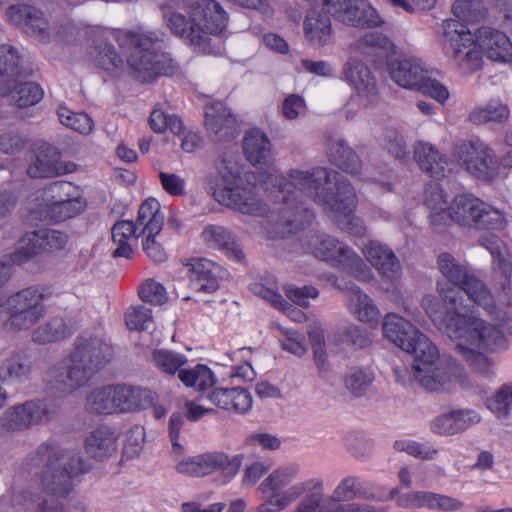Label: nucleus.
<instances>
[{
	"label": "nucleus",
	"mask_w": 512,
	"mask_h": 512,
	"mask_svg": "<svg viewBox=\"0 0 512 512\" xmlns=\"http://www.w3.org/2000/svg\"><path fill=\"white\" fill-rule=\"evenodd\" d=\"M204 116V126L214 141L229 142L239 135L237 120L223 103L206 104Z\"/></svg>",
	"instance_id": "a211bd4d"
},
{
	"label": "nucleus",
	"mask_w": 512,
	"mask_h": 512,
	"mask_svg": "<svg viewBox=\"0 0 512 512\" xmlns=\"http://www.w3.org/2000/svg\"><path fill=\"white\" fill-rule=\"evenodd\" d=\"M1 91L3 94L10 93L11 99L19 108L33 106L43 97V90L39 84L29 81L22 82V79L10 88H4Z\"/></svg>",
	"instance_id": "37998d69"
},
{
	"label": "nucleus",
	"mask_w": 512,
	"mask_h": 512,
	"mask_svg": "<svg viewBox=\"0 0 512 512\" xmlns=\"http://www.w3.org/2000/svg\"><path fill=\"white\" fill-rule=\"evenodd\" d=\"M365 490L359 479L349 476L344 478L331 495L333 503L351 501L357 497H365Z\"/></svg>",
	"instance_id": "5fc2aeb1"
},
{
	"label": "nucleus",
	"mask_w": 512,
	"mask_h": 512,
	"mask_svg": "<svg viewBox=\"0 0 512 512\" xmlns=\"http://www.w3.org/2000/svg\"><path fill=\"white\" fill-rule=\"evenodd\" d=\"M32 371L33 364L28 353L23 350L16 351L2 361L0 380L22 383L31 377Z\"/></svg>",
	"instance_id": "72a5a7b5"
},
{
	"label": "nucleus",
	"mask_w": 512,
	"mask_h": 512,
	"mask_svg": "<svg viewBox=\"0 0 512 512\" xmlns=\"http://www.w3.org/2000/svg\"><path fill=\"white\" fill-rule=\"evenodd\" d=\"M290 198L284 197V207L281 209L282 222L289 227V231H297L303 229L312 220L313 214L303 204H296L290 207Z\"/></svg>",
	"instance_id": "49530a36"
},
{
	"label": "nucleus",
	"mask_w": 512,
	"mask_h": 512,
	"mask_svg": "<svg viewBox=\"0 0 512 512\" xmlns=\"http://www.w3.org/2000/svg\"><path fill=\"white\" fill-rule=\"evenodd\" d=\"M129 52L127 64L132 76L141 82H152L159 76H171L176 64L161 51L163 33L143 28L107 32Z\"/></svg>",
	"instance_id": "f03ea898"
},
{
	"label": "nucleus",
	"mask_w": 512,
	"mask_h": 512,
	"mask_svg": "<svg viewBox=\"0 0 512 512\" xmlns=\"http://www.w3.org/2000/svg\"><path fill=\"white\" fill-rule=\"evenodd\" d=\"M423 339L414 356V380L428 392H450L462 374V367L451 356L440 355L437 347Z\"/></svg>",
	"instance_id": "39448f33"
},
{
	"label": "nucleus",
	"mask_w": 512,
	"mask_h": 512,
	"mask_svg": "<svg viewBox=\"0 0 512 512\" xmlns=\"http://www.w3.org/2000/svg\"><path fill=\"white\" fill-rule=\"evenodd\" d=\"M390 78L399 86L406 89H415L428 73L421 60L399 56L388 63Z\"/></svg>",
	"instance_id": "b1692460"
},
{
	"label": "nucleus",
	"mask_w": 512,
	"mask_h": 512,
	"mask_svg": "<svg viewBox=\"0 0 512 512\" xmlns=\"http://www.w3.org/2000/svg\"><path fill=\"white\" fill-rule=\"evenodd\" d=\"M335 286L348 294L354 314L359 321L368 323L378 319L379 311L377 307L374 305L371 298L357 285L352 282H347L344 279H337Z\"/></svg>",
	"instance_id": "c756f323"
},
{
	"label": "nucleus",
	"mask_w": 512,
	"mask_h": 512,
	"mask_svg": "<svg viewBox=\"0 0 512 512\" xmlns=\"http://www.w3.org/2000/svg\"><path fill=\"white\" fill-rule=\"evenodd\" d=\"M34 461H46L42 484L47 493L57 499L65 498L72 490L71 479L84 471L81 457L73 451H57L41 444Z\"/></svg>",
	"instance_id": "423d86ee"
},
{
	"label": "nucleus",
	"mask_w": 512,
	"mask_h": 512,
	"mask_svg": "<svg viewBox=\"0 0 512 512\" xmlns=\"http://www.w3.org/2000/svg\"><path fill=\"white\" fill-rule=\"evenodd\" d=\"M442 34L451 54L465 72L477 70L481 66V51L478 41L472 33L458 20L447 19L442 23Z\"/></svg>",
	"instance_id": "f8f14e48"
},
{
	"label": "nucleus",
	"mask_w": 512,
	"mask_h": 512,
	"mask_svg": "<svg viewBox=\"0 0 512 512\" xmlns=\"http://www.w3.org/2000/svg\"><path fill=\"white\" fill-rule=\"evenodd\" d=\"M313 255L332 265L346 268L357 260V254L346 244L329 235H319L310 242Z\"/></svg>",
	"instance_id": "412c9836"
},
{
	"label": "nucleus",
	"mask_w": 512,
	"mask_h": 512,
	"mask_svg": "<svg viewBox=\"0 0 512 512\" xmlns=\"http://www.w3.org/2000/svg\"><path fill=\"white\" fill-rule=\"evenodd\" d=\"M372 381V374L355 370L345 378V386L354 396H360L368 389Z\"/></svg>",
	"instance_id": "e2e57ef3"
},
{
	"label": "nucleus",
	"mask_w": 512,
	"mask_h": 512,
	"mask_svg": "<svg viewBox=\"0 0 512 512\" xmlns=\"http://www.w3.org/2000/svg\"><path fill=\"white\" fill-rule=\"evenodd\" d=\"M112 386L95 390L86 399V409L94 414H112L115 412Z\"/></svg>",
	"instance_id": "8fccbe9b"
},
{
	"label": "nucleus",
	"mask_w": 512,
	"mask_h": 512,
	"mask_svg": "<svg viewBox=\"0 0 512 512\" xmlns=\"http://www.w3.org/2000/svg\"><path fill=\"white\" fill-rule=\"evenodd\" d=\"M477 41L481 51L489 59L500 62L512 59V43L503 32L482 27L477 30Z\"/></svg>",
	"instance_id": "a878e982"
},
{
	"label": "nucleus",
	"mask_w": 512,
	"mask_h": 512,
	"mask_svg": "<svg viewBox=\"0 0 512 512\" xmlns=\"http://www.w3.org/2000/svg\"><path fill=\"white\" fill-rule=\"evenodd\" d=\"M202 236L206 241L214 242L220 249L231 254L237 261L241 262L244 259V254L233 235L224 227L209 225L203 230Z\"/></svg>",
	"instance_id": "a18cd8bd"
},
{
	"label": "nucleus",
	"mask_w": 512,
	"mask_h": 512,
	"mask_svg": "<svg viewBox=\"0 0 512 512\" xmlns=\"http://www.w3.org/2000/svg\"><path fill=\"white\" fill-rule=\"evenodd\" d=\"M306 494L294 512H336L337 504L331 498L324 500L320 482L306 483Z\"/></svg>",
	"instance_id": "a19ab883"
},
{
	"label": "nucleus",
	"mask_w": 512,
	"mask_h": 512,
	"mask_svg": "<svg viewBox=\"0 0 512 512\" xmlns=\"http://www.w3.org/2000/svg\"><path fill=\"white\" fill-rule=\"evenodd\" d=\"M44 290L30 286L10 295L6 302L9 312L7 326L16 331L27 330L46 314Z\"/></svg>",
	"instance_id": "1a4fd4ad"
},
{
	"label": "nucleus",
	"mask_w": 512,
	"mask_h": 512,
	"mask_svg": "<svg viewBox=\"0 0 512 512\" xmlns=\"http://www.w3.org/2000/svg\"><path fill=\"white\" fill-rule=\"evenodd\" d=\"M455 340L457 341L455 349L467 362L470 368L476 373L488 375L492 366L491 360L484 354L475 351L470 346L478 347L484 350H493L495 346L500 345L503 342V336L501 335V339L497 341L495 344L485 348L475 344H471L470 342L466 341L465 338Z\"/></svg>",
	"instance_id": "4c0bfd02"
},
{
	"label": "nucleus",
	"mask_w": 512,
	"mask_h": 512,
	"mask_svg": "<svg viewBox=\"0 0 512 512\" xmlns=\"http://www.w3.org/2000/svg\"><path fill=\"white\" fill-rule=\"evenodd\" d=\"M383 336L403 351L416 354L420 342L429 339L417 330L409 321L397 314H387L382 324Z\"/></svg>",
	"instance_id": "6ab92c4d"
},
{
	"label": "nucleus",
	"mask_w": 512,
	"mask_h": 512,
	"mask_svg": "<svg viewBox=\"0 0 512 512\" xmlns=\"http://www.w3.org/2000/svg\"><path fill=\"white\" fill-rule=\"evenodd\" d=\"M215 165L217 171L206 175L204 181L206 188L218 203L244 214L262 215L266 212V206L251 191L229 187L234 175L225 158H219Z\"/></svg>",
	"instance_id": "0eeeda50"
},
{
	"label": "nucleus",
	"mask_w": 512,
	"mask_h": 512,
	"mask_svg": "<svg viewBox=\"0 0 512 512\" xmlns=\"http://www.w3.org/2000/svg\"><path fill=\"white\" fill-rule=\"evenodd\" d=\"M179 379L186 386L194 387L197 390H206L214 384L211 370L204 365H198L192 370H179Z\"/></svg>",
	"instance_id": "3c124183"
},
{
	"label": "nucleus",
	"mask_w": 512,
	"mask_h": 512,
	"mask_svg": "<svg viewBox=\"0 0 512 512\" xmlns=\"http://www.w3.org/2000/svg\"><path fill=\"white\" fill-rule=\"evenodd\" d=\"M481 200L472 195H457L449 206L451 221L472 227Z\"/></svg>",
	"instance_id": "79ce46f5"
},
{
	"label": "nucleus",
	"mask_w": 512,
	"mask_h": 512,
	"mask_svg": "<svg viewBox=\"0 0 512 512\" xmlns=\"http://www.w3.org/2000/svg\"><path fill=\"white\" fill-rule=\"evenodd\" d=\"M424 203L431 211L447 209V201L440 184L430 183L426 186L424 191Z\"/></svg>",
	"instance_id": "338daca9"
},
{
	"label": "nucleus",
	"mask_w": 512,
	"mask_h": 512,
	"mask_svg": "<svg viewBox=\"0 0 512 512\" xmlns=\"http://www.w3.org/2000/svg\"><path fill=\"white\" fill-rule=\"evenodd\" d=\"M91 54L96 65L109 73L117 74L124 67L122 57L107 41V37L95 41Z\"/></svg>",
	"instance_id": "ea45409f"
},
{
	"label": "nucleus",
	"mask_w": 512,
	"mask_h": 512,
	"mask_svg": "<svg viewBox=\"0 0 512 512\" xmlns=\"http://www.w3.org/2000/svg\"><path fill=\"white\" fill-rule=\"evenodd\" d=\"M509 117V110L505 105L489 103L486 107L474 109L469 119L475 124H483L488 121L504 122Z\"/></svg>",
	"instance_id": "864d4df0"
},
{
	"label": "nucleus",
	"mask_w": 512,
	"mask_h": 512,
	"mask_svg": "<svg viewBox=\"0 0 512 512\" xmlns=\"http://www.w3.org/2000/svg\"><path fill=\"white\" fill-rule=\"evenodd\" d=\"M243 455L229 457L220 451L206 452L189 457L176 466L179 473L190 477H203L221 471L226 476H234L242 464Z\"/></svg>",
	"instance_id": "4468645a"
},
{
	"label": "nucleus",
	"mask_w": 512,
	"mask_h": 512,
	"mask_svg": "<svg viewBox=\"0 0 512 512\" xmlns=\"http://www.w3.org/2000/svg\"><path fill=\"white\" fill-rule=\"evenodd\" d=\"M435 493L427 491L409 492L398 498V505L403 508H433Z\"/></svg>",
	"instance_id": "052dcab7"
},
{
	"label": "nucleus",
	"mask_w": 512,
	"mask_h": 512,
	"mask_svg": "<svg viewBox=\"0 0 512 512\" xmlns=\"http://www.w3.org/2000/svg\"><path fill=\"white\" fill-rule=\"evenodd\" d=\"M34 161L27 167V174L31 178H51L67 173L75 169L72 162L60 161L59 150L46 142H38L34 148Z\"/></svg>",
	"instance_id": "f3484780"
},
{
	"label": "nucleus",
	"mask_w": 512,
	"mask_h": 512,
	"mask_svg": "<svg viewBox=\"0 0 512 512\" xmlns=\"http://www.w3.org/2000/svg\"><path fill=\"white\" fill-rule=\"evenodd\" d=\"M243 150L247 160L253 165L265 164L271 156V143L263 132L254 129L246 133Z\"/></svg>",
	"instance_id": "c9c22d12"
},
{
	"label": "nucleus",
	"mask_w": 512,
	"mask_h": 512,
	"mask_svg": "<svg viewBox=\"0 0 512 512\" xmlns=\"http://www.w3.org/2000/svg\"><path fill=\"white\" fill-rule=\"evenodd\" d=\"M153 361L161 371L167 374L179 372L180 367L186 362L183 356L167 350H156L153 353Z\"/></svg>",
	"instance_id": "4d7b16f0"
},
{
	"label": "nucleus",
	"mask_w": 512,
	"mask_h": 512,
	"mask_svg": "<svg viewBox=\"0 0 512 512\" xmlns=\"http://www.w3.org/2000/svg\"><path fill=\"white\" fill-rule=\"evenodd\" d=\"M290 185L318 204L332 216H343L339 223L342 230L363 236L366 228L363 221L352 216L357 204V196L351 183L338 172L322 167L309 171L292 170L289 173Z\"/></svg>",
	"instance_id": "f257e3e1"
},
{
	"label": "nucleus",
	"mask_w": 512,
	"mask_h": 512,
	"mask_svg": "<svg viewBox=\"0 0 512 512\" xmlns=\"http://www.w3.org/2000/svg\"><path fill=\"white\" fill-rule=\"evenodd\" d=\"M506 225L503 213L482 201L472 227L477 230H502Z\"/></svg>",
	"instance_id": "de8ad7c7"
},
{
	"label": "nucleus",
	"mask_w": 512,
	"mask_h": 512,
	"mask_svg": "<svg viewBox=\"0 0 512 512\" xmlns=\"http://www.w3.org/2000/svg\"><path fill=\"white\" fill-rule=\"evenodd\" d=\"M512 403V384H504L496 394L487 400V407L499 417L507 416Z\"/></svg>",
	"instance_id": "13d9d810"
},
{
	"label": "nucleus",
	"mask_w": 512,
	"mask_h": 512,
	"mask_svg": "<svg viewBox=\"0 0 512 512\" xmlns=\"http://www.w3.org/2000/svg\"><path fill=\"white\" fill-rule=\"evenodd\" d=\"M328 156L336 167L348 174L358 175L362 170L361 159L343 139L330 140Z\"/></svg>",
	"instance_id": "2f4dec72"
},
{
	"label": "nucleus",
	"mask_w": 512,
	"mask_h": 512,
	"mask_svg": "<svg viewBox=\"0 0 512 512\" xmlns=\"http://www.w3.org/2000/svg\"><path fill=\"white\" fill-rule=\"evenodd\" d=\"M85 450L98 460L111 456L116 451V436L107 427L97 428L86 438Z\"/></svg>",
	"instance_id": "e433bc0d"
},
{
	"label": "nucleus",
	"mask_w": 512,
	"mask_h": 512,
	"mask_svg": "<svg viewBox=\"0 0 512 512\" xmlns=\"http://www.w3.org/2000/svg\"><path fill=\"white\" fill-rule=\"evenodd\" d=\"M139 297L142 301L153 305H163L167 301L166 289L153 279L147 280L140 287Z\"/></svg>",
	"instance_id": "bf43d9fd"
},
{
	"label": "nucleus",
	"mask_w": 512,
	"mask_h": 512,
	"mask_svg": "<svg viewBox=\"0 0 512 512\" xmlns=\"http://www.w3.org/2000/svg\"><path fill=\"white\" fill-rule=\"evenodd\" d=\"M58 118L66 127L81 134H89L93 129V121L86 113H75L67 107H59Z\"/></svg>",
	"instance_id": "603ef678"
},
{
	"label": "nucleus",
	"mask_w": 512,
	"mask_h": 512,
	"mask_svg": "<svg viewBox=\"0 0 512 512\" xmlns=\"http://www.w3.org/2000/svg\"><path fill=\"white\" fill-rule=\"evenodd\" d=\"M454 157L477 179L493 180L499 172V164L493 150L479 139L462 140L453 147Z\"/></svg>",
	"instance_id": "9b49d317"
},
{
	"label": "nucleus",
	"mask_w": 512,
	"mask_h": 512,
	"mask_svg": "<svg viewBox=\"0 0 512 512\" xmlns=\"http://www.w3.org/2000/svg\"><path fill=\"white\" fill-rule=\"evenodd\" d=\"M115 412H131L145 409L154 401V393L140 387L127 385L112 386Z\"/></svg>",
	"instance_id": "cd10ccee"
},
{
	"label": "nucleus",
	"mask_w": 512,
	"mask_h": 512,
	"mask_svg": "<svg viewBox=\"0 0 512 512\" xmlns=\"http://www.w3.org/2000/svg\"><path fill=\"white\" fill-rule=\"evenodd\" d=\"M346 81L357 90L359 96L366 99V105L378 99V86L375 76L362 61L350 57L343 67Z\"/></svg>",
	"instance_id": "4be33fe9"
},
{
	"label": "nucleus",
	"mask_w": 512,
	"mask_h": 512,
	"mask_svg": "<svg viewBox=\"0 0 512 512\" xmlns=\"http://www.w3.org/2000/svg\"><path fill=\"white\" fill-rule=\"evenodd\" d=\"M419 85L416 86L415 90L422 92L423 94H427L430 97L434 98L438 102H444L449 97V92L445 86H443L439 81L430 78L427 73L423 77V81H420Z\"/></svg>",
	"instance_id": "69168bd1"
},
{
	"label": "nucleus",
	"mask_w": 512,
	"mask_h": 512,
	"mask_svg": "<svg viewBox=\"0 0 512 512\" xmlns=\"http://www.w3.org/2000/svg\"><path fill=\"white\" fill-rule=\"evenodd\" d=\"M31 72L18 49L8 44L0 46V90L10 88L21 79L27 78Z\"/></svg>",
	"instance_id": "393cba45"
},
{
	"label": "nucleus",
	"mask_w": 512,
	"mask_h": 512,
	"mask_svg": "<svg viewBox=\"0 0 512 512\" xmlns=\"http://www.w3.org/2000/svg\"><path fill=\"white\" fill-rule=\"evenodd\" d=\"M324 9L336 21L353 27H374L381 23L375 9L365 0H324Z\"/></svg>",
	"instance_id": "dca6fc26"
},
{
	"label": "nucleus",
	"mask_w": 512,
	"mask_h": 512,
	"mask_svg": "<svg viewBox=\"0 0 512 512\" xmlns=\"http://www.w3.org/2000/svg\"><path fill=\"white\" fill-rule=\"evenodd\" d=\"M191 284L199 291L214 292L218 288V281L213 274L214 264L206 259L193 260L188 265Z\"/></svg>",
	"instance_id": "58836bf2"
},
{
	"label": "nucleus",
	"mask_w": 512,
	"mask_h": 512,
	"mask_svg": "<svg viewBox=\"0 0 512 512\" xmlns=\"http://www.w3.org/2000/svg\"><path fill=\"white\" fill-rule=\"evenodd\" d=\"M55 410L43 399L27 400L8 407L0 416V433L9 436L45 424L53 419Z\"/></svg>",
	"instance_id": "9d476101"
},
{
	"label": "nucleus",
	"mask_w": 512,
	"mask_h": 512,
	"mask_svg": "<svg viewBox=\"0 0 512 512\" xmlns=\"http://www.w3.org/2000/svg\"><path fill=\"white\" fill-rule=\"evenodd\" d=\"M363 254L384 280L394 281L401 277V263L388 245L371 240L365 244Z\"/></svg>",
	"instance_id": "aec40b11"
},
{
	"label": "nucleus",
	"mask_w": 512,
	"mask_h": 512,
	"mask_svg": "<svg viewBox=\"0 0 512 512\" xmlns=\"http://www.w3.org/2000/svg\"><path fill=\"white\" fill-rule=\"evenodd\" d=\"M350 50L367 57H388L394 53L395 47L390 39L382 33L370 32L356 40Z\"/></svg>",
	"instance_id": "f704fd0d"
},
{
	"label": "nucleus",
	"mask_w": 512,
	"mask_h": 512,
	"mask_svg": "<svg viewBox=\"0 0 512 512\" xmlns=\"http://www.w3.org/2000/svg\"><path fill=\"white\" fill-rule=\"evenodd\" d=\"M29 141V137L19 131H5L0 134V151L6 155L19 154L27 147Z\"/></svg>",
	"instance_id": "6e6d98bb"
},
{
	"label": "nucleus",
	"mask_w": 512,
	"mask_h": 512,
	"mask_svg": "<svg viewBox=\"0 0 512 512\" xmlns=\"http://www.w3.org/2000/svg\"><path fill=\"white\" fill-rule=\"evenodd\" d=\"M342 341L355 349H363L371 343L366 330L355 325L344 328L342 332Z\"/></svg>",
	"instance_id": "0e129e2a"
},
{
	"label": "nucleus",
	"mask_w": 512,
	"mask_h": 512,
	"mask_svg": "<svg viewBox=\"0 0 512 512\" xmlns=\"http://www.w3.org/2000/svg\"><path fill=\"white\" fill-rule=\"evenodd\" d=\"M290 482V476L286 471L277 470L262 482L259 489L263 493L279 494Z\"/></svg>",
	"instance_id": "774afa93"
},
{
	"label": "nucleus",
	"mask_w": 512,
	"mask_h": 512,
	"mask_svg": "<svg viewBox=\"0 0 512 512\" xmlns=\"http://www.w3.org/2000/svg\"><path fill=\"white\" fill-rule=\"evenodd\" d=\"M437 268L444 278L442 282L465 285L464 289L468 300L492 313L494 301L489 289L466 262L459 260L449 252H442L437 257Z\"/></svg>",
	"instance_id": "6e6552de"
},
{
	"label": "nucleus",
	"mask_w": 512,
	"mask_h": 512,
	"mask_svg": "<svg viewBox=\"0 0 512 512\" xmlns=\"http://www.w3.org/2000/svg\"><path fill=\"white\" fill-rule=\"evenodd\" d=\"M68 242L66 233L50 229L38 228L22 235L17 242L14 260L22 263L34 257L62 250Z\"/></svg>",
	"instance_id": "ddd939ff"
},
{
	"label": "nucleus",
	"mask_w": 512,
	"mask_h": 512,
	"mask_svg": "<svg viewBox=\"0 0 512 512\" xmlns=\"http://www.w3.org/2000/svg\"><path fill=\"white\" fill-rule=\"evenodd\" d=\"M465 285L437 282V292L449 312L442 323L441 331L450 339H462L480 347H489L501 339V332L482 319L468 317L461 312L465 303Z\"/></svg>",
	"instance_id": "20e7f679"
},
{
	"label": "nucleus",
	"mask_w": 512,
	"mask_h": 512,
	"mask_svg": "<svg viewBox=\"0 0 512 512\" xmlns=\"http://www.w3.org/2000/svg\"><path fill=\"white\" fill-rule=\"evenodd\" d=\"M113 355L112 347L99 338H78L69 361L74 363L90 380L104 368Z\"/></svg>",
	"instance_id": "2eb2a0df"
},
{
	"label": "nucleus",
	"mask_w": 512,
	"mask_h": 512,
	"mask_svg": "<svg viewBox=\"0 0 512 512\" xmlns=\"http://www.w3.org/2000/svg\"><path fill=\"white\" fill-rule=\"evenodd\" d=\"M70 188L71 184L66 182H55L49 187V191L52 193V210L58 213L59 220L75 217L86 207V202L82 197H70L68 193Z\"/></svg>",
	"instance_id": "c85d7f7f"
},
{
	"label": "nucleus",
	"mask_w": 512,
	"mask_h": 512,
	"mask_svg": "<svg viewBox=\"0 0 512 512\" xmlns=\"http://www.w3.org/2000/svg\"><path fill=\"white\" fill-rule=\"evenodd\" d=\"M151 322V310L145 306L131 308L126 314V325L130 330H146Z\"/></svg>",
	"instance_id": "680f3d73"
},
{
	"label": "nucleus",
	"mask_w": 512,
	"mask_h": 512,
	"mask_svg": "<svg viewBox=\"0 0 512 512\" xmlns=\"http://www.w3.org/2000/svg\"><path fill=\"white\" fill-rule=\"evenodd\" d=\"M10 18L26 34L44 40L49 36L48 23L43 13L33 6H10Z\"/></svg>",
	"instance_id": "bb28decb"
},
{
	"label": "nucleus",
	"mask_w": 512,
	"mask_h": 512,
	"mask_svg": "<svg viewBox=\"0 0 512 512\" xmlns=\"http://www.w3.org/2000/svg\"><path fill=\"white\" fill-rule=\"evenodd\" d=\"M414 158L423 172L434 178L444 177L447 158L431 144L417 142L414 146Z\"/></svg>",
	"instance_id": "473e14b6"
},
{
	"label": "nucleus",
	"mask_w": 512,
	"mask_h": 512,
	"mask_svg": "<svg viewBox=\"0 0 512 512\" xmlns=\"http://www.w3.org/2000/svg\"><path fill=\"white\" fill-rule=\"evenodd\" d=\"M329 13L311 10L305 17L303 27L308 42L314 47H323L332 37Z\"/></svg>",
	"instance_id": "7c9ffc66"
},
{
	"label": "nucleus",
	"mask_w": 512,
	"mask_h": 512,
	"mask_svg": "<svg viewBox=\"0 0 512 512\" xmlns=\"http://www.w3.org/2000/svg\"><path fill=\"white\" fill-rule=\"evenodd\" d=\"M72 335V331L61 318H52L32 332V341L45 345L61 341Z\"/></svg>",
	"instance_id": "c03bdc74"
},
{
	"label": "nucleus",
	"mask_w": 512,
	"mask_h": 512,
	"mask_svg": "<svg viewBox=\"0 0 512 512\" xmlns=\"http://www.w3.org/2000/svg\"><path fill=\"white\" fill-rule=\"evenodd\" d=\"M88 381L80 369L70 362L68 366H55L50 370L47 386L52 394L62 397L85 386Z\"/></svg>",
	"instance_id": "5701e85b"
},
{
	"label": "nucleus",
	"mask_w": 512,
	"mask_h": 512,
	"mask_svg": "<svg viewBox=\"0 0 512 512\" xmlns=\"http://www.w3.org/2000/svg\"><path fill=\"white\" fill-rule=\"evenodd\" d=\"M163 19L171 33L199 52H212L211 35L220 34L227 26L228 14L216 0H200L191 5L189 17L166 11Z\"/></svg>",
	"instance_id": "7ed1b4c3"
},
{
	"label": "nucleus",
	"mask_w": 512,
	"mask_h": 512,
	"mask_svg": "<svg viewBox=\"0 0 512 512\" xmlns=\"http://www.w3.org/2000/svg\"><path fill=\"white\" fill-rule=\"evenodd\" d=\"M452 10L457 18L467 22L481 21L488 12L483 0H456Z\"/></svg>",
	"instance_id": "09e8293b"
}]
</instances>
